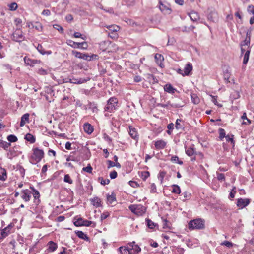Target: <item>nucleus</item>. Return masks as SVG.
Here are the masks:
<instances>
[{
    "label": "nucleus",
    "instance_id": "obj_1",
    "mask_svg": "<svg viewBox=\"0 0 254 254\" xmlns=\"http://www.w3.org/2000/svg\"><path fill=\"white\" fill-rule=\"evenodd\" d=\"M204 227L205 222L201 218L191 220L188 223V228L190 230L194 229H202Z\"/></svg>",
    "mask_w": 254,
    "mask_h": 254
},
{
    "label": "nucleus",
    "instance_id": "obj_2",
    "mask_svg": "<svg viewBox=\"0 0 254 254\" xmlns=\"http://www.w3.org/2000/svg\"><path fill=\"white\" fill-rule=\"evenodd\" d=\"M33 154L31 155V162L36 164L39 162L44 157V152L43 150L39 149L38 147L34 148L32 149Z\"/></svg>",
    "mask_w": 254,
    "mask_h": 254
},
{
    "label": "nucleus",
    "instance_id": "obj_3",
    "mask_svg": "<svg viewBox=\"0 0 254 254\" xmlns=\"http://www.w3.org/2000/svg\"><path fill=\"white\" fill-rule=\"evenodd\" d=\"M118 100L117 98L111 97L108 101L106 105L104 107L105 111L109 113L114 112L118 108Z\"/></svg>",
    "mask_w": 254,
    "mask_h": 254
},
{
    "label": "nucleus",
    "instance_id": "obj_4",
    "mask_svg": "<svg viewBox=\"0 0 254 254\" xmlns=\"http://www.w3.org/2000/svg\"><path fill=\"white\" fill-rule=\"evenodd\" d=\"M74 224L76 226L80 227V226H91L92 227H95L96 226V223L89 221L87 220H85L82 217H76L74 218Z\"/></svg>",
    "mask_w": 254,
    "mask_h": 254
},
{
    "label": "nucleus",
    "instance_id": "obj_5",
    "mask_svg": "<svg viewBox=\"0 0 254 254\" xmlns=\"http://www.w3.org/2000/svg\"><path fill=\"white\" fill-rule=\"evenodd\" d=\"M129 209L132 213L138 216H142L146 212V207L141 204L130 205Z\"/></svg>",
    "mask_w": 254,
    "mask_h": 254
},
{
    "label": "nucleus",
    "instance_id": "obj_6",
    "mask_svg": "<svg viewBox=\"0 0 254 254\" xmlns=\"http://www.w3.org/2000/svg\"><path fill=\"white\" fill-rule=\"evenodd\" d=\"M185 152L189 156H193V155H199L200 159L203 158V155L201 152L195 151L194 148L192 147H186Z\"/></svg>",
    "mask_w": 254,
    "mask_h": 254
},
{
    "label": "nucleus",
    "instance_id": "obj_7",
    "mask_svg": "<svg viewBox=\"0 0 254 254\" xmlns=\"http://www.w3.org/2000/svg\"><path fill=\"white\" fill-rule=\"evenodd\" d=\"M12 40L17 42H20L23 40V36L22 35V31L19 30H16L12 34L11 37Z\"/></svg>",
    "mask_w": 254,
    "mask_h": 254
},
{
    "label": "nucleus",
    "instance_id": "obj_8",
    "mask_svg": "<svg viewBox=\"0 0 254 254\" xmlns=\"http://www.w3.org/2000/svg\"><path fill=\"white\" fill-rule=\"evenodd\" d=\"M250 203V199L249 198H239L237 199V205L238 207L243 208L247 206Z\"/></svg>",
    "mask_w": 254,
    "mask_h": 254
},
{
    "label": "nucleus",
    "instance_id": "obj_9",
    "mask_svg": "<svg viewBox=\"0 0 254 254\" xmlns=\"http://www.w3.org/2000/svg\"><path fill=\"white\" fill-rule=\"evenodd\" d=\"M21 194L22 198L26 202L29 201L31 197V192L28 189L22 190Z\"/></svg>",
    "mask_w": 254,
    "mask_h": 254
},
{
    "label": "nucleus",
    "instance_id": "obj_10",
    "mask_svg": "<svg viewBox=\"0 0 254 254\" xmlns=\"http://www.w3.org/2000/svg\"><path fill=\"white\" fill-rule=\"evenodd\" d=\"M154 145L156 150L163 149L166 146V142L163 140H159L154 142Z\"/></svg>",
    "mask_w": 254,
    "mask_h": 254
},
{
    "label": "nucleus",
    "instance_id": "obj_11",
    "mask_svg": "<svg viewBox=\"0 0 254 254\" xmlns=\"http://www.w3.org/2000/svg\"><path fill=\"white\" fill-rule=\"evenodd\" d=\"M129 134L132 139L135 140L138 139V135L136 129L131 126L129 127Z\"/></svg>",
    "mask_w": 254,
    "mask_h": 254
},
{
    "label": "nucleus",
    "instance_id": "obj_12",
    "mask_svg": "<svg viewBox=\"0 0 254 254\" xmlns=\"http://www.w3.org/2000/svg\"><path fill=\"white\" fill-rule=\"evenodd\" d=\"M157 106L166 108L169 109H170L171 107L178 108L181 107V106L178 104H171L170 101H168L166 103H158Z\"/></svg>",
    "mask_w": 254,
    "mask_h": 254
},
{
    "label": "nucleus",
    "instance_id": "obj_13",
    "mask_svg": "<svg viewBox=\"0 0 254 254\" xmlns=\"http://www.w3.org/2000/svg\"><path fill=\"white\" fill-rule=\"evenodd\" d=\"M192 64L190 63H188L185 66L184 69V75H185V76L189 75L190 73L192 70Z\"/></svg>",
    "mask_w": 254,
    "mask_h": 254
},
{
    "label": "nucleus",
    "instance_id": "obj_14",
    "mask_svg": "<svg viewBox=\"0 0 254 254\" xmlns=\"http://www.w3.org/2000/svg\"><path fill=\"white\" fill-rule=\"evenodd\" d=\"M83 128L84 131L88 134H91L94 130L93 126L88 123L84 124Z\"/></svg>",
    "mask_w": 254,
    "mask_h": 254
},
{
    "label": "nucleus",
    "instance_id": "obj_15",
    "mask_svg": "<svg viewBox=\"0 0 254 254\" xmlns=\"http://www.w3.org/2000/svg\"><path fill=\"white\" fill-rule=\"evenodd\" d=\"M164 89L165 91L171 94H174L177 91V89L174 88L170 83L166 84L164 87Z\"/></svg>",
    "mask_w": 254,
    "mask_h": 254
},
{
    "label": "nucleus",
    "instance_id": "obj_16",
    "mask_svg": "<svg viewBox=\"0 0 254 254\" xmlns=\"http://www.w3.org/2000/svg\"><path fill=\"white\" fill-rule=\"evenodd\" d=\"M75 233L76 235L80 239H83L86 241H89V238L88 237L87 235L85 234L81 231H75Z\"/></svg>",
    "mask_w": 254,
    "mask_h": 254
},
{
    "label": "nucleus",
    "instance_id": "obj_17",
    "mask_svg": "<svg viewBox=\"0 0 254 254\" xmlns=\"http://www.w3.org/2000/svg\"><path fill=\"white\" fill-rule=\"evenodd\" d=\"M92 204L96 208L101 206V200L98 197H94L91 200Z\"/></svg>",
    "mask_w": 254,
    "mask_h": 254
},
{
    "label": "nucleus",
    "instance_id": "obj_18",
    "mask_svg": "<svg viewBox=\"0 0 254 254\" xmlns=\"http://www.w3.org/2000/svg\"><path fill=\"white\" fill-rule=\"evenodd\" d=\"M29 114L26 113L24 114L21 118V121L20 123V126L23 127L26 124V122H28Z\"/></svg>",
    "mask_w": 254,
    "mask_h": 254
},
{
    "label": "nucleus",
    "instance_id": "obj_19",
    "mask_svg": "<svg viewBox=\"0 0 254 254\" xmlns=\"http://www.w3.org/2000/svg\"><path fill=\"white\" fill-rule=\"evenodd\" d=\"M7 179L6 171L4 168L0 166V180L5 181Z\"/></svg>",
    "mask_w": 254,
    "mask_h": 254
},
{
    "label": "nucleus",
    "instance_id": "obj_20",
    "mask_svg": "<svg viewBox=\"0 0 254 254\" xmlns=\"http://www.w3.org/2000/svg\"><path fill=\"white\" fill-rule=\"evenodd\" d=\"M225 138L226 141L228 142H230L231 145L233 147H234L235 144V141L234 139V135L232 134H228L225 137Z\"/></svg>",
    "mask_w": 254,
    "mask_h": 254
},
{
    "label": "nucleus",
    "instance_id": "obj_21",
    "mask_svg": "<svg viewBox=\"0 0 254 254\" xmlns=\"http://www.w3.org/2000/svg\"><path fill=\"white\" fill-rule=\"evenodd\" d=\"M120 254H132V253L130 251L129 248H127L126 247H120L119 248Z\"/></svg>",
    "mask_w": 254,
    "mask_h": 254
},
{
    "label": "nucleus",
    "instance_id": "obj_22",
    "mask_svg": "<svg viewBox=\"0 0 254 254\" xmlns=\"http://www.w3.org/2000/svg\"><path fill=\"white\" fill-rule=\"evenodd\" d=\"M108 204H113L116 202V195L112 193L111 195H108L107 197Z\"/></svg>",
    "mask_w": 254,
    "mask_h": 254
},
{
    "label": "nucleus",
    "instance_id": "obj_23",
    "mask_svg": "<svg viewBox=\"0 0 254 254\" xmlns=\"http://www.w3.org/2000/svg\"><path fill=\"white\" fill-rule=\"evenodd\" d=\"M106 27L109 31H110V32H116L120 30V27L118 26L117 25H111L108 26H104Z\"/></svg>",
    "mask_w": 254,
    "mask_h": 254
},
{
    "label": "nucleus",
    "instance_id": "obj_24",
    "mask_svg": "<svg viewBox=\"0 0 254 254\" xmlns=\"http://www.w3.org/2000/svg\"><path fill=\"white\" fill-rule=\"evenodd\" d=\"M24 139L30 143H34L36 139L35 137L30 133H27L25 135Z\"/></svg>",
    "mask_w": 254,
    "mask_h": 254
},
{
    "label": "nucleus",
    "instance_id": "obj_25",
    "mask_svg": "<svg viewBox=\"0 0 254 254\" xmlns=\"http://www.w3.org/2000/svg\"><path fill=\"white\" fill-rule=\"evenodd\" d=\"M48 252H53L55 250H56V249L57 248V244L53 242V241L49 242V243H48Z\"/></svg>",
    "mask_w": 254,
    "mask_h": 254
},
{
    "label": "nucleus",
    "instance_id": "obj_26",
    "mask_svg": "<svg viewBox=\"0 0 254 254\" xmlns=\"http://www.w3.org/2000/svg\"><path fill=\"white\" fill-rule=\"evenodd\" d=\"M12 227V225L9 224L8 225V226L6 227L1 231V232L2 233L4 238L8 236V234L9 233L10 230Z\"/></svg>",
    "mask_w": 254,
    "mask_h": 254
},
{
    "label": "nucleus",
    "instance_id": "obj_27",
    "mask_svg": "<svg viewBox=\"0 0 254 254\" xmlns=\"http://www.w3.org/2000/svg\"><path fill=\"white\" fill-rule=\"evenodd\" d=\"M172 188V192L173 193L179 194L181 193V189L177 185H173L171 186Z\"/></svg>",
    "mask_w": 254,
    "mask_h": 254
},
{
    "label": "nucleus",
    "instance_id": "obj_28",
    "mask_svg": "<svg viewBox=\"0 0 254 254\" xmlns=\"http://www.w3.org/2000/svg\"><path fill=\"white\" fill-rule=\"evenodd\" d=\"M131 251H133V254H138L141 251V248L138 245H131V248H129Z\"/></svg>",
    "mask_w": 254,
    "mask_h": 254
},
{
    "label": "nucleus",
    "instance_id": "obj_29",
    "mask_svg": "<svg viewBox=\"0 0 254 254\" xmlns=\"http://www.w3.org/2000/svg\"><path fill=\"white\" fill-rule=\"evenodd\" d=\"M183 197L182 200L185 201L187 200H190L191 197V194L188 191H185L182 193V195Z\"/></svg>",
    "mask_w": 254,
    "mask_h": 254
},
{
    "label": "nucleus",
    "instance_id": "obj_30",
    "mask_svg": "<svg viewBox=\"0 0 254 254\" xmlns=\"http://www.w3.org/2000/svg\"><path fill=\"white\" fill-rule=\"evenodd\" d=\"M218 132L219 134V138L220 140L222 141L223 139L226 137L225 130L222 128H220L218 129Z\"/></svg>",
    "mask_w": 254,
    "mask_h": 254
},
{
    "label": "nucleus",
    "instance_id": "obj_31",
    "mask_svg": "<svg viewBox=\"0 0 254 254\" xmlns=\"http://www.w3.org/2000/svg\"><path fill=\"white\" fill-rule=\"evenodd\" d=\"M30 189L32 191V194L34 198L35 199L39 198L40 197L39 192L37 190H36L33 187L30 186Z\"/></svg>",
    "mask_w": 254,
    "mask_h": 254
},
{
    "label": "nucleus",
    "instance_id": "obj_32",
    "mask_svg": "<svg viewBox=\"0 0 254 254\" xmlns=\"http://www.w3.org/2000/svg\"><path fill=\"white\" fill-rule=\"evenodd\" d=\"M160 9L162 12H164L165 14H170L171 12V10L170 8L167 7L165 5L163 4H161L160 6Z\"/></svg>",
    "mask_w": 254,
    "mask_h": 254
},
{
    "label": "nucleus",
    "instance_id": "obj_33",
    "mask_svg": "<svg viewBox=\"0 0 254 254\" xmlns=\"http://www.w3.org/2000/svg\"><path fill=\"white\" fill-rule=\"evenodd\" d=\"M37 50L42 55H44L45 54H50L51 51H45L44 48L41 44H38L37 47Z\"/></svg>",
    "mask_w": 254,
    "mask_h": 254
},
{
    "label": "nucleus",
    "instance_id": "obj_34",
    "mask_svg": "<svg viewBox=\"0 0 254 254\" xmlns=\"http://www.w3.org/2000/svg\"><path fill=\"white\" fill-rule=\"evenodd\" d=\"M191 100L195 104H198L200 102V99L196 94H192L191 95Z\"/></svg>",
    "mask_w": 254,
    "mask_h": 254
},
{
    "label": "nucleus",
    "instance_id": "obj_35",
    "mask_svg": "<svg viewBox=\"0 0 254 254\" xmlns=\"http://www.w3.org/2000/svg\"><path fill=\"white\" fill-rule=\"evenodd\" d=\"M149 176L150 173L148 171H142L140 175V177L143 181H145Z\"/></svg>",
    "mask_w": 254,
    "mask_h": 254
},
{
    "label": "nucleus",
    "instance_id": "obj_36",
    "mask_svg": "<svg viewBox=\"0 0 254 254\" xmlns=\"http://www.w3.org/2000/svg\"><path fill=\"white\" fill-rule=\"evenodd\" d=\"M67 43L68 45L71 46V47H72L73 48H80L79 43L75 42L71 40H68L67 41Z\"/></svg>",
    "mask_w": 254,
    "mask_h": 254
},
{
    "label": "nucleus",
    "instance_id": "obj_37",
    "mask_svg": "<svg viewBox=\"0 0 254 254\" xmlns=\"http://www.w3.org/2000/svg\"><path fill=\"white\" fill-rule=\"evenodd\" d=\"M154 58L158 64L159 63L161 64V62L164 60L163 56L160 54H156Z\"/></svg>",
    "mask_w": 254,
    "mask_h": 254
},
{
    "label": "nucleus",
    "instance_id": "obj_38",
    "mask_svg": "<svg viewBox=\"0 0 254 254\" xmlns=\"http://www.w3.org/2000/svg\"><path fill=\"white\" fill-rule=\"evenodd\" d=\"M166 175V172L164 171H160L159 173L158 178V179L160 181L161 184H163L164 178Z\"/></svg>",
    "mask_w": 254,
    "mask_h": 254
},
{
    "label": "nucleus",
    "instance_id": "obj_39",
    "mask_svg": "<svg viewBox=\"0 0 254 254\" xmlns=\"http://www.w3.org/2000/svg\"><path fill=\"white\" fill-rule=\"evenodd\" d=\"M146 221L147 227L150 229H153L156 225V224L149 219H146Z\"/></svg>",
    "mask_w": 254,
    "mask_h": 254
},
{
    "label": "nucleus",
    "instance_id": "obj_40",
    "mask_svg": "<svg viewBox=\"0 0 254 254\" xmlns=\"http://www.w3.org/2000/svg\"><path fill=\"white\" fill-rule=\"evenodd\" d=\"M0 144L1 145L0 147H2L5 150H8V148L11 145L10 143L7 142L6 141H0Z\"/></svg>",
    "mask_w": 254,
    "mask_h": 254
},
{
    "label": "nucleus",
    "instance_id": "obj_41",
    "mask_svg": "<svg viewBox=\"0 0 254 254\" xmlns=\"http://www.w3.org/2000/svg\"><path fill=\"white\" fill-rule=\"evenodd\" d=\"M250 53V50H247L244 55V60H243V64H246L248 62Z\"/></svg>",
    "mask_w": 254,
    "mask_h": 254
},
{
    "label": "nucleus",
    "instance_id": "obj_42",
    "mask_svg": "<svg viewBox=\"0 0 254 254\" xmlns=\"http://www.w3.org/2000/svg\"><path fill=\"white\" fill-rule=\"evenodd\" d=\"M24 62L27 65L30 66H33L34 64L36 63L34 60L30 59L29 58L27 59L26 57L24 58Z\"/></svg>",
    "mask_w": 254,
    "mask_h": 254
},
{
    "label": "nucleus",
    "instance_id": "obj_43",
    "mask_svg": "<svg viewBox=\"0 0 254 254\" xmlns=\"http://www.w3.org/2000/svg\"><path fill=\"white\" fill-rule=\"evenodd\" d=\"M7 140L10 142H15L17 141V137L14 135H9L7 137Z\"/></svg>",
    "mask_w": 254,
    "mask_h": 254
},
{
    "label": "nucleus",
    "instance_id": "obj_44",
    "mask_svg": "<svg viewBox=\"0 0 254 254\" xmlns=\"http://www.w3.org/2000/svg\"><path fill=\"white\" fill-rule=\"evenodd\" d=\"M190 17L192 21H195L199 18V16L197 13L192 12L190 14Z\"/></svg>",
    "mask_w": 254,
    "mask_h": 254
},
{
    "label": "nucleus",
    "instance_id": "obj_45",
    "mask_svg": "<svg viewBox=\"0 0 254 254\" xmlns=\"http://www.w3.org/2000/svg\"><path fill=\"white\" fill-rule=\"evenodd\" d=\"M174 254H183L185 250L183 248L180 247H176L174 250Z\"/></svg>",
    "mask_w": 254,
    "mask_h": 254
},
{
    "label": "nucleus",
    "instance_id": "obj_46",
    "mask_svg": "<svg viewBox=\"0 0 254 254\" xmlns=\"http://www.w3.org/2000/svg\"><path fill=\"white\" fill-rule=\"evenodd\" d=\"M182 120L180 119H178L176 120L175 124V127L177 129H182L183 128V126L180 124Z\"/></svg>",
    "mask_w": 254,
    "mask_h": 254
},
{
    "label": "nucleus",
    "instance_id": "obj_47",
    "mask_svg": "<svg viewBox=\"0 0 254 254\" xmlns=\"http://www.w3.org/2000/svg\"><path fill=\"white\" fill-rule=\"evenodd\" d=\"M171 161L172 162H176L180 165H182L183 162L182 161L180 160L179 157L177 156H173L171 158Z\"/></svg>",
    "mask_w": 254,
    "mask_h": 254
},
{
    "label": "nucleus",
    "instance_id": "obj_48",
    "mask_svg": "<svg viewBox=\"0 0 254 254\" xmlns=\"http://www.w3.org/2000/svg\"><path fill=\"white\" fill-rule=\"evenodd\" d=\"M16 168L17 169V170L19 171L21 176L22 177H24L25 175V169H24V168L21 165H17Z\"/></svg>",
    "mask_w": 254,
    "mask_h": 254
},
{
    "label": "nucleus",
    "instance_id": "obj_49",
    "mask_svg": "<svg viewBox=\"0 0 254 254\" xmlns=\"http://www.w3.org/2000/svg\"><path fill=\"white\" fill-rule=\"evenodd\" d=\"M148 79L149 80V81L152 82L153 84H155L158 82L157 78L152 74L149 75Z\"/></svg>",
    "mask_w": 254,
    "mask_h": 254
},
{
    "label": "nucleus",
    "instance_id": "obj_50",
    "mask_svg": "<svg viewBox=\"0 0 254 254\" xmlns=\"http://www.w3.org/2000/svg\"><path fill=\"white\" fill-rule=\"evenodd\" d=\"M149 189L150 190L151 193H154L156 192L157 189L156 186L154 183H150Z\"/></svg>",
    "mask_w": 254,
    "mask_h": 254
},
{
    "label": "nucleus",
    "instance_id": "obj_51",
    "mask_svg": "<svg viewBox=\"0 0 254 254\" xmlns=\"http://www.w3.org/2000/svg\"><path fill=\"white\" fill-rule=\"evenodd\" d=\"M92 170H93L92 167H91V166L90 164H89L87 167H83L82 168V171L87 172L89 173H92Z\"/></svg>",
    "mask_w": 254,
    "mask_h": 254
},
{
    "label": "nucleus",
    "instance_id": "obj_52",
    "mask_svg": "<svg viewBox=\"0 0 254 254\" xmlns=\"http://www.w3.org/2000/svg\"><path fill=\"white\" fill-rule=\"evenodd\" d=\"M99 180L101 181L100 183L102 185H105L108 184H109V183L110 182L109 179H104L103 177H99Z\"/></svg>",
    "mask_w": 254,
    "mask_h": 254
},
{
    "label": "nucleus",
    "instance_id": "obj_53",
    "mask_svg": "<svg viewBox=\"0 0 254 254\" xmlns=\"http://www.w3.org/2000/svg\"><path fill=\"white\" fill-rule=\"evenodd\" d=\"M221 245L222 246H225L229 248L232 247L233 246V244L232 242L227 241H225L223 242L222 243H221Z\"/></svg>",
    "mask_w": 254,
    "mask_h": 254
},
{
    "label": "nucleus",
    "instance_id": "obj_54",
    "mask_svg": "<svg viewBox=\"0 0 254 254\" xmlns=\"http://www.w3.org/2000/svg\"><path fill=\"white\" fill-rule=\"evenodd\" d=\"M64 182L68 183L70 184L73 183V181L68 174L64 175Z\"/></svg>",
    "mask_w": 254,
    "mask_h": 254
},
{
    "label": "nucleus",
    "instance_id": "obj_55",
    "mask_svg": "<svg viewBox=\"0 0 254 254\" xmlns=\"http://www.w3.org/2000/svg\"><path fill=\"white\" fill-rule=\"evenodd\" d=\"M93 55L89 56L86 54H83L82 59L87 61H91L93 59Z\"/></svg>",
    "mask_w": 254,
    "mask_h": 254
},
{
    "label": "nucleus",
    "instance_id": "obj_56",
    "mask_svg": "<svg viewBox=\"0 0 254 254\" xmlns=\"http://www.w3.org/2000/svg\"><path fill=\"white\" fill-rule=\"evenodd\" d=\"M217 178L219 181H222L225 180V177L223 173H217Z\"/></svg>",
    "mask_w": 254,
    "mask_h": 254
},
{
    "label": "nucleus",
    "instance_id": "obj_57",
    "mask_svg": "<svg viewBox=\"0 0 254 254\" xmlns=\"http://www.w3.org/2000/svg\"><path fill=\"white\" fill-rule=\"evenodd\" d=\"M242 119H243V120H247V122H243V124H245V125H248V124H250L251 123V121L247 118V115H246V113H244L243 115L242 116Z\"/></svg>",
    "mask_w": 254,
    "mask_h": 254
},
{
    "label": "nucleus",
    "instance_id": "obj_58",
    "mask_svg": "<svg viewBox=\"0 0 254 254\" xmlns=\"http://www.w3.org/2000/svg\"><path fill=\"white\" fill-rule=\"evenodd\" d=\"M128 183H129V185L133 188H135L139 187V184L136 181H129Z\"/></svg>",
    "mask_w": 254,
    "mask_h": 254
},
{
    "label": "nucleus",
    "instance_id": "obj_59",
    "mask_svg": "<svg viewBox=\"0 0 254 254\" xmlns=\"http://www.w3.org/2000/svg\"><path fill=\"white\" fill-rule=\"evenodd\" d=\"M110 215V214L109 212L106 211L104 212L101 215V221L107 218Z\"/></svg>",
    "mask_w": 254,
    "mask_h": 254
},
{
    "label": "nucleus",
    "instance_id": "obj_60",
    "mask_svg": "<svg viewBox=\"0 0 254 254\" xmlns=\"http://www.w3.org/2000/svg\"><path fill=\"white\" fill-rule=\"evenodd\" d=\"M72 54L76 58L82 59L83 54L75 50L72 51Z\"/></svg>",
    "mask_w": 254,
    "mask_h": 254
},
{
    "label": "nucleus",
    "instance_id": "obj_61",
    "mask_svg": "<svg viewBox=\"0 0 254 254\" xmlns=\"http://www.w3.org/2000/svg\"><path fill=\"white\" fill-rule=\"evenodd\" d=\"M73 145H74V147H72V143H70V142H67L65 143V147L67 150H72V149H74L75 148V147L74 146V144Z\"/></svg>",
    "mask_w": 254,
    "mask_h": 254
},
{
    "label": "nucleus",
    "instance_id": "obj_62",
    "mask_svg": "<svg viewBox=\"0 0 254 254\" xmlns=\"http://www.w3.org/2000/svg\"><path fill=\"white\" fill-rule=\"evenodd\" d=\"M9 7L10 10L14 11L17 8V4L15 2H13L9 5Z\"/></svg>",
    "mask_w": 254,
    "mask_h": 254
},
{
    "label": "nucleus",
    "instance_id": "obj_63",
    "mask_svg": "<svg viewBox=\"0 0 254 254\" xmlns=\"http://www.w3.org/2000/svg\"><path fill=\"white\" fill-rule=\"evenodd\" d=\"M108 36L110 38L113 39H117L118 38V35L117 32H109L108 33Z\"/></svg>",
    "mask_w": 254,
    "mask_h": 254
},
{
    "label": "nucleus",
    "instance_id": "obj_64",
    "mask_svg": "<svg viewBox=\"0 0 254 254\" xmlns=\"http://www.w3.org/2000/svg\"><path fill=\"white\" fill-rule=\"evenodd\" d=\"M53 27L55 29H57L58 31L60 32L61 33H63L64 29L60 25H59L58 24H55V25H53Z\"/></svg>",
    "mask_w": 254,
    "mask_h": 254
}]
</instances>
